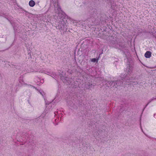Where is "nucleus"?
Masks as SVG:
<instances>
[{
	"label": "nucleus",
	"mask_w": 156,
	"mask_h": 156,
	"mask_svg": "<svg viewBox=\"0 0 156 156\" xmlns=\"http://www.w3.org/2000/svg\"><path fill=\"white\" fill-rule=\"evenodd\" d=\"M144 56L146 58H150L151 56V53L150 51H147L145 54Z\"/></svg>",
	"instance_id": "nucleus-1"
},
{
	"label": "nucleus",
	"mask_w": 156,
	"mask_h": 156,
	"mask_svg": "<svg viewBox=\"0 0 156 156\" xmlns=\"http://www.w3.org/2000/svg\"><path fill=\"white\" fill-rule=\"evenodd\" d=\"M29 4L30 6L32 7L34 6L35 3L33 0H31L29 2Z\"/></svg>",
	"instance_id": "nucleus-2"
},
{
	"label": "nucleus",
	"mask_w": 156,
	"mask_h": 156,
	"mask_svg": "<svg viewBox=\"0 0 156 156\" xmlns=\"http://www.w3.org/2000/svg\"><path fill=\"white\" fill-rule=\"evenodd\" d=\"M96 58H93L91 59V61L93 62H95L96 61Z\"/></svg>",
	"instance_id": "nucleus-3"
},
{
	"label": "nucleus",
	"mask_w": 156,
	"mask_h": 156,
	"mask_svg": "<svg viewBox=\"0 0 156 156\" xmlns=\"http://www.w3.org/2000/svg\"><path fill=\"white\" fill-rule=\"evenodd\" d=\"M54 113L55 114V115H57V114H58V112H55Z\"/></svg>",
	"instance_id": "nucleus-4"
},
{
	"label": "nucleus",
	"mask_w": 156,
	"mask_h": 156,
	"mask_svg": "<svg viewBox=\"0 0 156 156\" xmlns=\"http://www.w3.org/2000/svg\"><path fill=\"white\" fill-rule=\"evenodd\" d=\"M112 84H113V83L114 84H115V83H114V82H112Z\"/></svg>",
	"instance_id": "nucleus-5"
},
{
	"label": "nucleus",
	"mask_w": 156,
	"mask_h": 156,
	"mask_svg": "<svg viewBox=\"0 0 156 156\" xmlns=\"http://www.w3.org/2000/svg\"><path fill=\"white\" fill-rule=\"evenodd\" d=\"M57 120H58V119H55V121H56Z\"/></svg>",
	"instance_id": "nucleus-6"
}]
</instances>
